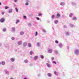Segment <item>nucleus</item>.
<instances>
[{"label":"nucleus","instance_id":"f257e3e1","mask_svg":"<svg viewBox=\"0 0 79 79\" xmlns=\"http://www.w3.org/2000/svg\"><path fill=\"white\" fill-rule=\"evenodd\" d=\"M74 53L76 55H78L79 53V49H76L74 51Z\"/></svg>","mask_w":79,"mask_h":79},{"label":"nucleus","instance_id":"f03ea898","mask_svg":"<svg viewBox=\"0 0 79 79\" xmlns=\"http://www.w3.org/2000/svg\"><path fill=\"white\" fill-rule=\"evenodd\" d=\"M48 52L49 53H52V50L51 49L49 48L48 49Z\"/></svg>","mask_w":79,"mask_h":79},{"label":"nucleus","instance_id":"7ed1b4c3","mask_svg":"<svg viewBox=\"0 0 79 79\" xmlns=\"http://www.w3.org/2000/svg\"><path fill=\"white\" fill-rule=\"evenodd\" d=\"M63 45L62 43H60L58 44V47H59V48H61L63 47Z\"/></svg>","mask_w":79,"mask_h":79},{"label":"nucleus","instance_id":"20e7f679","mask_svg":"<svg viewBox=\"0 0 79 79\" xmlns=\"http://www.w3.org/2000/svg\"><path fill=\"white\" fill-rule=\"evenodd\" d=\"M5 21V19L3 18H2L0 20L1 23H4Z\"/></svg>","mask_w":79,"mask_h":79},{"label":"nucleus","instance_id":"39448f33","mask_svg":"<svg viewBox=\"0 0 79 79\" xmlns=\"http://www.w3.org/2000/svg\"><path fill=\"white\" fill-rule=\"evenodd\" d=\"M69 26L71 28H73V27H75V26H74V24H71V23H70L69 24Z\"/></svg>","mask_w":79,"mask_h":79},{"label":"nucleus","instance_id":"423d86ee","mask_svg":"<svg viewBox=\"0 0 79 79\" xmlns=\"http://www.w3.org/2000/svg\"><path fill=\"white\" fill-rule=\"evenodd\" d=\"M27 42H24L23 44V47H26L27 46Z\"/></svg>","mask_w":79,"mask_h":79},{"label":"nucleus","instance_id":"0eeeda50","mask_svg":"<svg viewBox=\"0 0 79 79\" xmlns=\"http://www.w3.org/2000/svg\"><path fill=\"white\" fill-rule=\"evenodd\" d=\"M15 58H11L10 59V60L12 62H14L15 61Z\"/></svg>","mask_w":79,"mask_h":79},{"label":"nucleus","instance_id":"6e6552de","mask_svg":"<svg viewBox=\"0 0 79 79\" xmlns=\"http://www.w3.org/2000/svg\"><path fill=\"white\" fill-rule=\"evenodd\" d=\"M12 32H15V27H12L11 28Z\"/></svg>","mask_w":79,"mask_h":79},{"label":"nucleus","instance_id":"1a4fd4ad","mask_svg":"<svg viewBox=\"0 0 79 79\" xmlns=\"http://www.w3.org/2000/svg\"><path fill=\"white\" fill-rule=\"evenodd\" d=\"M46 65L48 68H51V66L50 65V64L48 63H46Z\"/></svg>","mask_w":79,"mask_h":79},{"label":"nucleus","instance_id":"9d476101","mask_svg":"<svg viewBox=\"0 0 79 79\" xmlns=\"http://www.w3.org/2000/svg\"><path fill=\"white\" fill-rule=\"evenodd\" d=\"M24 31H21L20 33V35H24Z\"/></svg>","mask_w":79,"mask_h":79},{"label":"nucleus","instance_id":"9b49d317","mask_svg":"<svg viewBox=\"0 0 79 79\" xmlns=\"http://www.w3.org/2000/svg\"><path fill=\"white\" fill-rule=\"evenodd\" d=\"M54 23L55 24H57L58 23V21L57 20H55L54 21Z\"/></svg>","mask_w":79,"mask_h":79},{"label":"nucleus","instance_id":"f8f14e48","mask_svg":"<svg viewBox=\"0 0 79 79\" xmlns=\"http://www.w3.org/2000/svg\"><path fill=\"white\" fill-rule=\"evenodd\" d=\"M60 5H61V6H64V3L63 2H61L60 3Z\"/></svg>","mask_w":79,"mask_h":79},{"label":"nucleus","instance_id":"ddd939ff","mask_svg":"<svg viewBox=\"0 0 79 79\" xmlns=\"http://www.w3.org/2000/svg\"><path fill=\"white\" fill-rule=\"evenodd\" d=\"M60 14H59V13H57V15H56V18H59V17H60Z\"/></svg>","mask_w":79,"mask_h":79},{"label":"nucleus","instance_id":"4468645a","mask_svg":"<svg viewBox=\"0 0 79 79\" xmlns=\"http://www.w3.org/2000/svg\"><path fill=\"white\" fill-rule=\"evenodd\" d=\"M22 44V42L20 41H19L18 42V45H21Z\"/></svg>","mask_w":79,"mask_h":79},{"label":"nucleus","instance_id":"2eb2a0df","mask_svg":"<svg viewBox=\"0 0 79 79\" xmlns=\"http://www.w3.org/2000/svg\"><path fill=\"white\" fill-rule=\"evenodd\" d=\"M66 35H69V31H66L65 33Z\"/></svg>","mask_w":79,"mask_h":79},{"label":"nucleus","instance_id":"dca6fc26","mask_svg":"<svg viewBox=\"0 0 79 79\" xmlns=\"http://www.w3.org/2000/svg\"><path fill=\"white\" fill-rule=\"evenodd\" d=\"M1 64H2V65H3V66L5 65V62L4 61H2L1 62Z\"/></svg>","mask_w":79,"mask_h":79},{"label":"nucleus","instance_id":"f3484780","mask_svg":"<svg viewBox=\"0 0 79 79\" xmlns=\"http://www.w3.org/2000/svg\"><path fill=\"white\" fill-rule=\"evenodd\" d=\"M54 52L56 55H58V52L57 50H55L54 51Z\"/></svg>","mask_w":79,"mask_h":79},{"label":"nucleus","instance_id":"a211bd4d","mask_svg":"<svg viewBox=\"0 0 79 79\" xmlns=\"http://www.w3.org/2000/svg\"><path fill=\"white\" fill-rule=\"evenodd\" d=\"M48 77H51L52 76V74L50 73H48Z\"/></svg>","mask_w":79,"mask_h":79},{"label":"nucleus","instance_id":"6ab92c4d","mask_svg":"<svg viewBox=\"0 0 79 79\" xmlns=\"http://www.w3.org/2000/svg\"><path fill=\"white\" fill-rule=\"evenodd\" d=\"M37 58H38V56H35L34 57V59L35 60H37Z\"/></svg>","mask_w":79,"mask_h":79},{"label":"nucleus","instance_id":"aec40b11","mask_svg":"<svg viewBox=\"0 0 79 79\" xmlns=\"http://www.w3.org/2000/svg\"><path fill=\"white\" fill-rule=\"evenodd\" d=\"M54 73L55 74V75H56V76H58V72L56 71H54Z\"/></svg>","mask_w":79,"mask_h":79},{"label":"nucleus","instance_id":"412c9836","mask_svg":"<svg viewBox=\"0 0 79 79\" xmlns=\"http://www.w3.org/2000/svg\"><path fill=\"white\" fill-rule=\"evenodd\" d=\"M12 10L11 9H10L8 11L9 13H12Z\"/></svg>","mask_w":79,"mask_h":79},{"label":"nucleus","instance_id":"4be33fe9","mask_svg":"<svg viewBox=\"0 0 79 79\" xmlns=\"http://www.w3.org/2000/svg\"><path fill=\"white\" fill-rule=\"evenodd\" d=\"M18 23H19V19H17L15 23L16 24H18Z\"/></svg>","mask_w":79,"mask_h":79},{"label":"nucleus","instance_id":"5701e85b","mask_svg":"<svg viewBox=\"0 0 79 79\" xmlns=\"http://www.w3.org/2000/svg\"><path fill=\"white\" fill-rule=\"evenodd\" d=\"M15 10L16 12H18L19 11V10H18V8H17V7L15 8Z\"/></svg>","mask_w":79,"mask_h":79},{"label":"nucleus","instance_id":"b1692460","mask_svg":"<svg viewBox=\"0 0 79 79\" xmlns=\"http://www.w3.org/2000/svg\"><path fill=\"white\" fill-rule=\"evenodd\" d=\"M38 35V32L37 31H36L35 32V36H37Z\"/></svg>","mask_w":79,"mask_h":79},{"label":"nucleus","instance_id":"393cba45","mask_svg":"<svg viewBox=\"0 0 79 79\" xmlns=\"http://www.w3.org/2000/svg\"><path fill=\"white\" fill-rule=\"evenodd\" d=\"M28 45L29 47H31V43H28Z\"/></svg>","mask_w":79,"mask_h":79},{"label":"nucleus","instance_id":"a878e982","mask_svg":"<svg viewBox=\"0 0 79 79\" xmlns=\"http://www.w3.org/2000/svg\"><path fill=\"white\" fill-rule=\"evenodd\" d=\"M72 5L74 6V5H76V3L75 2H73L72 3Z\"/></svg>","mask_w":79,"mask_h":79},{"label":"nucleus","instance_id":"bb28decb","mask_svg":"<svg viewBox=\"0 0 79 79\" xmlns=\"http://www.w3.org/2000/svg\"><path fill=\"white\" fill-rule=\"evenodd\" d=\"M24 62L25 63H27L28 62V60H24Z\"/></svg>","mask_w":79,"mask_h":79},{"label":"nucleus","instance_id":"cd10ccee","mask_svg":"<svg viewBox=\"0 0 79 79\" xmlns=\"http://www.w3.org/2000/svg\"><path fill=\"white\" fill-rule=\"evenodd\" d=\"M77 19V18L75 17H74L73 18V20H76Z\"/></svg>","mask_w":79,"mask_h":79},{"label":"nucleus","instance_id":"c85d7f7f","mask_svg":"<svg viewBox=\"0 0 79 79\" xmlns=\"http://www.w3.org/2000/svg\"><path fill=\"white\" fill-rule=\"evenodd\" d=\"M72 16H73V13H70L69 15V17H70V18H71V17H72Z\"/></svg>","mask_w":79,"mask_h":79},{"label":"nucleus","instance_id":"c756f323","mask_svg":"<svg viewBox=\"0 0 79 79\" xmlns=\"http://www.w3.org/2000/svg\"><path fill=\"white\" fill-rule=\"evenodd\" d=\"M5 74H8V70H5Z\"/></svg>","mask_w":79,"mask_h":79},{"label":"nucleus","instance_id":"7c9ffc66","mask_svg":"<svg viewBox=\"0 0 79 79\" xmlns=\"http://www.w3.org/2000/svg\"><path fill=\"white\" fill-rule=\"evenodd\" d=\"M30 54L31 55H32L33 54V51H31L30 52Z\"/></svg>","mask_w":79,"mask_h":79},{"label":"nucleus","instance_id":"2f4dec72","mask_svg":"<svg viewBox=\"0 0 79 79\" xmlns=\"http://www.w3.org/2000/svg\"><path fill=\"white\" fill-rule=\"evenodd\" d=\"M41 58L42 59H44V56L43 55H41L40 56Z\"/></svg>","mask_w":79,"mask_h":79},{"label":"nucleus","instance_id":"473e14b6","mask_svg":"<svg viewBox=\"0 0 79 79\" xmlns=\"http://www.w3.org/2000/svg\"><path fill=\"white\" fill-rule=\"evenodd\" d=\"M2 31H3V32H5V31H6V29L5 28H4L3 29Z\"/></svg>","mask_w":79,"mask_h":79},{"label":"nucleus","instance_id":"72a5a7b5","mask_svg":"<svg viewBox=\"0 0 79 79\" xmlns=\"http://www.w3.org/2000/svg\"><path fill=\"white\" fill-rule=\"evenodd\" d=\"M52 63L55 64H56V61H52Z\"/></svg>","mask_w":79,"mask_h":79},{"label":"nucleus","instance_id":"f704fd0d","mask_svg":"<svg viewBox=\"0 0 79 79\" xmlns=\"http://www.w3.org/2000/svg\"><path fill=\"white\" fill-rule=\"evenodd\" d=\"M5 9H8V8H9V7L8 6H6L5 7Z\"/></svg>","mask_w":79,"mask_h":79},{"label":"nucleus","instance_id":"c9c22d12","mask_svg":"<svg viewBox=\"0 0 79 79\" xmlns=\"http://www.w3.org/2000/svg\"><path fill=\"white\" fill-rule=\"evenodd\" d=\"M37 46H38V47H39V46H40V43L39 42H38L37 43Z\"/></svg>","mask_w":79,"mask_h":79},{"label":"nucleus","instance_id":"e433bc0d","mask_svg":"<svg viewBox=\"0 0 79 79\" xmlns=\"http://www.w3.org/2000/svg\"><path fill=\"white\" fill-rule=\"evenodd\" d=\"M55 42L56 44H58L59 43L58 41L57 40H56L55 41Z\"/></svg>","mask_w":79,"mask_h":79},{"label":"nucleus","instance_id":"4c0bfd02","mask_svg":"<svg viewBox=\"0 0 79 79\" xmlns=\"http://www.w3.org/2000/svg\"><path fill=\"white\" fill-rule=\"evenodd\" d=\"M25 5L27 6V5H29V3L28 2H26L25 4Z\"/></svg>","mask_w":79,"mask_h":79},{"label":"nucleus","instance_id":"58836bf2","mask_svg":"<svg viewBox=\"0 0 79 79\" xmlns=\"http://www.w3.org/2000/svg\"><path fill=\"white\" fill-rule=\"evenodd\" d=\"M43 31L44 32V33H45L46 32V30L44 29H43Z\"/></svg>","mask_w":79,"mask_h":79},{"label":"nucleus","instance_id":"ea45409f","mask_svg":"<svg viewBox=\"0 0 79 79\" xmlns=\"http://www.w3.org/2000/svg\"><path fill=\"white\" fill-rule=\"evenodd\" d=\"M54 17H55V15H52L51 18L52 19H53V18H54Z\"/></svg>","mask_w":79,"mask_h":79},{"label":"nucleus","instance_id":"a19ab883","mask_svg":"<svg viewBox=\"0 0 79 79\" xmlns=\"http://www.w3.org/2000/svg\"><path fill=\"white\" fill-rule=\"evenodd\" d=\"M23 18H24V19H27V17H26V16H24L23 17Z\"/></svg>","mask_w":79,"mask_h":79},{"label":"nucleus","instance_id":"79ce46f5","mask_svg":"<svg viewBox=\"0 0 79 79\" xmlns=\"http://www.w3.org/2000/svg\"><path fill=\"white\" fill-rule=\"evenodd\" d=\"M36 19H37V20H40V18L39 17H36Z\"/></svg>","mask_w":79,"mask_h":79},{"label":"nucleus","instance_id":"37998d69","mask_svg":"<svg viewBox=\"0 0 79 79\" xmlns=\"http://www.w3.org/2000/svg\"><path fill=\"white\" fill-rule=\"evenodd\" d=\"M11 39H12V40H15V38L12 37L11 38Z\"/></svg>","mask_w":79,"mask_h":79},{"label":"nucleus","instance_id":"c03bdc74","mask_svg":"<svg viewBox=\"0 0 79 79\" xmlns=\"http://www.w3.org/2000/svg\"><path fill=\"white\" fill-rule=\"evenodd\" d=\"M42 14L41 13H39L38 14V16H42Z\"/></svg>","mask_w":79,"mask_h":79},{"label":"nucleus","instance_id":"a18cd8bd","mask_svg":"<svg viewBox=\"0 0 79 79\" xmlns=\"http://www.w3.org/2000/svg\"><path fill=\"white\" fill-rule=\"evenodd\" d=\"M1 14L2 15H3L5 14V12H3L1 13Z\"/></svg>","mask_w":79,"mask_h":79},{"label":"nucleus","instance_id":"49530a36","mask_svg":"<svg viewBox=\"0 0 79 79\" xmlns=\"http://www.w3.org/2000/svg\"><path fill=\"white\" fill-rule=\"evenodd\" d=\"M64 28H67V26L66 25H64Z\"/></svg>","mask_w":79,"mask_h":79},{"label":"nucleus","instance_id":"de8ad7c7","mask_svg":"<svg viewBox=\"0 0 79 79\" xmlns=\"http://www.w3.org/2000/svg\"><path fill=\"white\" fill-rule=\"evenodd\" d=\"M28 26H31V23H29L28 24Z\"/></svg>","mask_w":79,"mask_h":79},{"label":"nucleus","instance_id":"09e8293b","mask_svg":"<svg viewBox=\"0 0 79 79\" xmlns=\"http://www.w3.org/2000/svg\"><path fill=\"white\" fill-rule=\"evenodd\" d=\"M52 60H55V58H54L53 57H52Z\"/></svg>","mask_w":79,"mask_h":79},{"label":"nucleus","instance_id":"8fccbe9b","mask_svg":"<svg viewBox=\"0 0 79 79\" xmlns=\"http://www.w3.org/2000/svg\"><path fill=\"white\" fill-rule=\"evenodd\" d=\"M2 43H0V47H2Z\"/></svg>","mask_w":79,"mask_h":79},{"label":"nucleus","instance_id":"3c124183","mask_svg":"<svg viewBox=\"0 0 79 79\" xmlns=\"http://www.w3.org/2000/svg\"><path fill=\"white\" fill-rule=\"evenodd\" d=\"M32 65H32V64H30V66H32Z\"/></svg>","mask_w":79,"mask_h":79},{"label":"nucleus","instance_id":"603ef678","mask_svg":"<svg viewBox=\"0 0 79 79\" xmlns=\"http://www.w3.org/2000/svg\"><path fill=\"white\" fill-rule=\"evenodd\" d=\"M29 0H27L26 1V2H28H28H29Z\"/></svg>","mask_w":79,"mask_h":79},{"label":"nucleus","instance_id":"864d4df0","mask_svg":"<svg viewBox=\"0 0 79 79\" xmlns=\"http://www.w3.org/2000/svg\"><path fill=\"white\" fill-rule=\"evenodd\" d=\"M69 46H67V49H69Z\"/></svg>","mask_w":79,"mask_h":79},{"label":"nucleus","instance_id":"5fc2aeb1","mask_svg":"<svg viewBox=\"0 0 79 79\" xmlns=\"http://www.w3.org/2000/svg\"><path fill=\"white\" fill-rule=\"evenodd\" d=\"M15 2H17V0H14Z\"/></svg>","mask_w":79,"mask_h":79},{"label":"nucleus","instance_id":"6e6d98bb","mask_svg":"<svg viewBox=\"0 0 79 79\" xmlns=\"http://www.w3.org/2000/svg\"><path fill=\"white\" fill-rule=\"evenodd\" d=\"M40 74L39 73L38 74V76H40Z\"/></svg>","mask_w":79,"mask_h":79},{"label":"nucleus","instance_id":"4d7b16f0","mask_svg":"<svg viewBox=\"0 0 79 79\" xmlns=\"http://www.w3.org/2000/svg\"><path fill=\"white\" fill-rule=\"evenodd\" d=\"M15 52H17V49H15Z\"/></svg>","mask_w":79,"mask_h":79},{"label":"nucleus","instance_id":"13d9d810","mask_svg":"<svg viewBox=\"0 0 79 79\" xmlns=\"http://www.w3.org/2000/svg\"><path fill=\"white\" fill-rule=\"evenodd\" d=\"M47 62H48V63H50V61H49V60H48V61H47Z\"/></svg>","mask_w":79,"mask_h":79},{"label":"nucleus","instance_id":"bf43d9fd","mask_svg":"<svg viewBox=\"0 0 79 79\" xmlns=\"http://www.w3.org/2000/svg\"><path fill=\"white\" fill-rule=\"evenodd\" d=\"M1 5H2V2H0V6H1Z\"/></svg>","mask_w":79,"mask_h":79},{"label":"nucleus","instance_id":"052dcab7","mask_svg":"<svg viewBox=\"0 0 79 79\" xmlns=\"http://www.w3.org/2000/svg\"><path fill=\"white\" fill-rule=\"evenodd\" d=\"M11 67H12V68L13 69V68H13V66H11Z\"/></svg>","mask_w":79,"mask_h":79},{"label":"nucleus","instance_id":"680f3d73","mask_svg":"<svg viewBox=\"0 0 79 79\" xmlns=\"http://www.w3.org/2000/svg\"><path fill=\"white\" fill-rule=\"evenodd\" d=\"M10 79H14V78H12V77H11V78H10Z\"/></svg>","mask_w":79,"mask_h":79},{"label":"nucleus","instance_id":"e2e57ef3","mask_svg":"<svg viewBox=\"0 0 79 79\" xmlns=\"http://www.w3.org/2000/svg\"><path fill=\"white\" fill-rule=\"evenodd\" d=\"M52 29L53 30H54V28H53V27H52Z\"/></svg>","mask_w":79,"mask_h":79},{"label":"nucleus","instance_id":"0e129e2a","mask_svg":"<svg viewBox=\"0 0 79 79\" xmlns=\"http://www.w3.org/2000/svg\"><path fill=\"white\" fill-rule=\"evenodd\" d=\"M1 64V62H0V65Z\"/></svg>","mask_w":79,"mask_h":79}]
</instances>
